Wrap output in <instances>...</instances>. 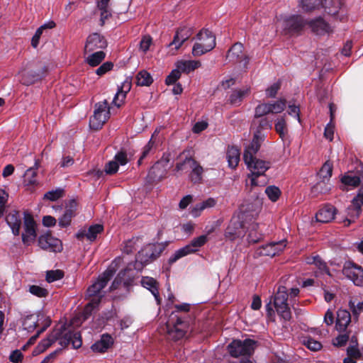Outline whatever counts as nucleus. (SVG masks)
<instances>
[{"label":"nucleus","mask_w":363,"mask_h":363,"mask_svg":"<svg viewBox=\"0 0 363 363\" xmlns=\"http://www.w3.org/2000/svg\"><path fill=\"white\" fill-rule=\"evenodd\" d=\"M286 108V100L280 99L275 101L261 103L255 108L254 118L252 121L253 138L251 143L245 147L242 159H256L255 155L264 140L265 130L272 127V121L267 115L280 113Z\"/></svg>","instance_id":"obj_1"},{"label":"nucleus","mask_w":363,"mask_h":363,"mask_svg":"<svg viewBox=\"0 0 363 363\" xmlns=\"http://www.w3.org/2000/svg\"><path fill=\"white\" fill-rule=\"evenodd\" d=\"M55 341H58L61 347H65L72 343L73 348L78 349L82 346L81 335L79 332L72 330L69 326L60 325L55 327L47 338L43 340L33 351L34 354L43 352Z\"/></svg>","instance_id":"obj_2"},{"label":"nucleus","mask_w":363,"mask_h":363,"mask_svg":"<svg viewBox=\"0 0 363 363\" xmlns=\"http://www.w3.org/2000/svg\"><path fill=\"white\" fill-rule=\"evenodd\" d=\"M6 221L14 235L20 234V230L23 223L24 232L22 233L23 244L29 245L35 240L37 235L36 223L33 216L29 213L24 212L22 217L20 211L11 210L6 216Z\"/></svg>","instance_id":"obj_3"},{"label":"nucleus","mask_w":363,"mask_h":363,"mask_svg":"<svg viewBox=\"0 0 363 363\" xmlns=\"http://www.w3.org/2000/svg\"><path fill=\"white\" fill-rule=\"evenodd\" d=\"M115 274V269L112 268L107 269L97 281L90 286L86 291V296L90 299L89 302L84 308V313L86 318L91 313L94 308L98 306L104 295L101 290L106 286L108 281Z\"/></svg>","instance_id":"obj_4"},{"label":"nucleus","mask_w":363,"mask_h":363,"mask_svg":"<svg viewBox=\"0 0 363 363\" xmlns=\"http://www.w3.org/2000/svg\"><path fill=\"white\" fill-rule=\"evenodd\" d=\"M299 6L305 11L325 9V11L332 16H336L342 6V0H298Z\"/></svg>","instance_id":"obj_5"},{"label":"nucleus","mask_w":363,"mask_h":363,"mask_svg":"<svg viewBox=\"0 0 363 363\" xmlns=\"http://www.w3.org/2000/svg\"><path fill=\"white\" fill-rule=\"evenodd\" d=\"M196 42L192 49L194 56L202 55L211 50L216 46V37L208 29L201 30L196 35Z\"/></svg>","instance_id":"obj_6"},{"label":"nucleus","mask_w":363,"mask_h":363,"mask_svg":"<svg viewBox=\"0 0 363 363\" xmlns=\"http://www.w3.org/2000/svg\"><path fill=\"white\" fill-rule=\"evenodd\" d=\"M110 117V107L107 100L98 102L94 106V115L90 118L89 125L91 129L99 130Z\"/></svg>","instance_id":"obj_7"},{"label":"nucleus","mask_w":363,"mask_h":363,"mask_svg":"<svg viewBox=\"0 0 363 363\" xmlns=\"http://www.w3.org/2000/svg\"><path fill=\"white\" fill-rule=\"evenodd\" d=\"M288 296L286 287L280 286L273 297L274 308L279 315L284 320H289L291 318V313L287 303Z\"/></svg>","instance_id":"obj_8"},{"label":"nucleus","mask_w":363,"mask_h":363,"mask_svg":"<svg viewBox=\"0 0 363 363\" xmlns=\"http://www.w3.org/2000/svg\"><path fill=\"white\" fill-rule=\"evenodd\" d=\"M256 343V341L251 339L234 340L228 345V350L233 357L250 356L255 351Z\"/></svg>","instance_id":"obj_9"},{"label":"nucleus","mask_w":363,"mask_h":363,"mask_svg":"<svg viewBox=\"0 0 363 363\" xmlns=\"http://www.w3.org/2000/svg\"><path fill=\"white\" fill-rule=\"evenodd\" d=\"M206 241L207 235H202L196 238H194L189 245L177 250L169 257V263L173 264L180 258L196 252L200 247L203 246L206 242Z\"/></svg>","instance_id":"obj_10"},{"label":"nucleus","mask_w":363,"mask_h":363,"mask_svg":"<svg viewBox=\"0 0 363 363\" xmlns=\"http://www.w3.org/2000/svg\"><path fill=\"white\" fill-rule=\"evenodd\" d=\"M172 315L167 325V333L172 339L177 340L185 335L188 323L182 318L174 314Z\"/></svg>","instance_id":"obj_11"},{"label":"nucleus","mask_w":363,"mask_h":363,"mask_svg":"<svg viewBox=\"0 0 363 363\" xmlns=\"http://www.w3.org/2000/svg\"><path fill=\"white\" fill-rule=\"evenodd\" d=\"M245 162L251 172L249 175L251 186H257L259 183L257 178L262 175L269 168L266 160H245Z\"/></svg>","instance_id":"obj_12"},{"label":"nucleus","mask_w":363,"mask_h":363,"mask_svg":"<svg viewBox=\"0 0 363 363\" xmlns=\"http://www.w3.org/2000/svg\"><path fill=\"white\" fill-rule=\"evenodd\" d=\"M342 273L358 286H363V268L352 262L345 263Z\"/></svg>","instance_id":"obj_13"},{"label":"nucleus","mask_w":363,"mask_h":363,"mask_svg":"<svg viewBox=\"0 0 363 363\" xmlns=\"http://www.w3.org/2000/svg\"><path fill=\"white\" fill-rule=\"evenodd\" d=\"M245 223L240 217H233L225 233V236L230 240H234L236 238H242L245 234Z\"/></svg>","instance_id":"obj_14"},{"label":"nucleus","mask_w":363,"mask_h":363,"mask_svg":"<svg viewBox=\"0 0 363 363\" xmlns=\"http://www.w3.org/2000/svg\"><path fill=\"white\" fill-rule=\"evenodd\" d=\"M306 24L301 16L293 15L284 19L283 27L286 33L294 34L300 32Z\"/></svg>","instance_id":"obj_15"},{"label":"nucleus","mask_w":363,"mask_h":363,"mask_svg":"<svg viewBox=\"0 0 363 363\" xmlns=\"http://www.w3.org/2000/svg\"><path fill=\"white\" fill-rule=\"evenodd\" d=\"M158 247L155 245L150 244L144 249L138 252L136 257V266L138 264H146L159 257L160 251L158 250Z\"/></svg>","instance_id":"obj_16"},{"label":"nucleus","mask_w":363,"mask_h":363,"mask_svg":"<svg viewBox=\"0 0 363 363\" xmlns=\"http://www.w3.org/2000/svg\"><path fill=\"white\" fill-rule=\"evenodd\" d=\"M363 204V196L358 195L352 201L347 209V217L343 220L345 226H348L357 218L361 213V206Z\"/></svg>","instance_id":"obj_17"},{"label":"nucleus","mask_w":363,"mask_h":363,"mask_svg":"<svg viewBox=\"0 0 363 363\" xmlns=\"http://www.w3.org/2000/svg\"><path fill=\"white\" fill-rule=\"evenodd\" d=\"M38 245L40 248L51 252H60L62 250L61 240L50 234L40 235L38 238Z\"/></svg>","instance_id":"obj_18"},{"label":"nucleus","mask_w":363,"mask_h":363,"mask_svg":"<svg viewBox=\"0 0 363 363\" xmlns=\"http://www.w3.org/2000/svg\"><path fill=\"white\" fill-rule=\"evenodd\" d=\"M107 46V43L104 36L98 33L90 34L84 46L85 52H91L96 49H104Z\"/></svg>","instance_id":"obj_19"},{"label":"nucleus","mask_w":363,"mask_h":363,"mask_svg":"<svg viewBox=\"0 0 363 363\" xmlns=\"http://www.w3.org/2000/svg\"><path fill=\"white\" fill-rule=\"evenodd\" d=\"M189 162V166L192 169L190 174V179L194 184L201 183L202 181L203 167L196 162V160H184L183 162L177 164V169H183V166L186 162Z\"/></svg>","instance_id":"obj_20"},{"label":"nucleus","mask_w":363,"mask_h":363,"mask_svg":"<svg viewBox=\"0 0 363 363\" xmlns=\"http://www.w3.org/2000/svg\"><path fill=\"white\" fill-rule=\"evenodd\" d=\"M192 34L191 28L182 27L176 31L173 40L169 44L175 51L178 50L183 43L187 40Z\"/></svg>","instance_id":"obj_21"},{"label":"nucleus","mask_w":363,"mask_h":363,"mask_svg":"<svg viewBox=\"0 0 363 363\" xmlns=\"http://www.w3.org/2000/svg\"><path fill=\"white\" fill-rule=\"evenodd\" d=\"M336 214V208L330 204L325 205L315 214V220L319 223H328L333 220Z\"/></svg>","instance_id":"obj_22"},{"label":"nucleus","mask_w":363,"mask_h":363,"mask_svg":"<svg viewBox=\"0 0 363 363\" xmlns=\"http://www.w3.org/2000/svg\"><path fill=\"white\" fill-rule=\"evenodd\" d=\"M227 59H228L229 61L233 62L245 60V65H246L249 62V59L243 55V45L240 43H235L228 50Z\"/></svg>","instance_id":"obj_23"},{"label":"nucleus","mask_w":363,"mask_h":363,"mask_svg":"<svg viewBox=\"0 0 363 363\" xmlns=\"http://www.w3.org/2000/svg\"><path fill=\"white\" fill-rule=\"evenodd\" d=\"M77 207V203L74 200L69 201L66 206L64 214L59 218V224L61 227H67L70 224L72 218L75 215Z\"/></svg>","instance_id":"obj_24"},{"label":"nucleus","mask_w":363,"mask_h":363,"mask_svg":"<svg viewBox=\"0 0 363 363\" xmlns=\"http://www.w3.org/2000/svg\"><path fill=\"white\" fill-rule=\"evenodd\" d=\"M160 128H156L152 133L148 143L144 147L142 155L139 159H144L150 155L155 147L161 143V137L160 135Z\"/></svg>","instance_id":"obj_25"},{"label":"nucleus","mask_w":363,"mask_h":363,"mask_svg":"<svg viewBox=\"0 0 363 363\" xmlns=\"http://www.w3.org/2000/svg\"><path fill=\"white\" fill-rule=\"evenodd\" d=\"M160 128H156L152 133L148 143L144 147L142 155L139 159H144L150 155L155 147L161 143V137L160 135Z\"/></svg>","instance_id":"obj_26"},{"label":"nucleus","mask_w":363,"mask_h":363,"mask_svg":"<svg viewBox=\"0 0 363 363\" xmlns=\"http://www.w3.org/2000/svg\"><path fill=\"white\" fill-rule=\"evenodd\" d=\"M169 160H157L150 168L148 172V177L152 181H159L162 177L165 167L167 166V162Z\"/></svg>","instance_id":"obj_27"},{"label":"nucleus","mask_w":363,"mask_h":363,"mask_svg":"<svg viewBox=\"0 0 363 363\" xmlns=\"http://www.w3.org/2000/svg\"><path fill=\"white\" fill-rule=\"evenodd\" d=\"M141 285L148 289L154 296L157 304H160L161 299L159 296L158 283L157 281L149 277H143L140 281Z\"/></svg>","instance_id":"obj_28"},{"label":"nucleus","mask_w":363,"mask_h":363,"mask_svg":"<svg viewBox=\"0 0 363 363\" xmlns=\"http://www.w3.org/2000/svg\"><path fill=\"white\" fill-rule=\"evenodd\" d=\"M113 343V337L108 334H104L99 341L91 345V348L94 352L102 353L110 348Z\"/></svg>","instance_id":"obj_29"},{"label":"nucleus","mask_w":363,"mask_h":363,"mask_svg":"<svg viewBox=\"0 0 363 363\" xmlns=\"http://www.w3.org/2000/svg\"><path fill=\"white\" fill-rule=\"evenodd\" d=\"M350 321L351 315L347 311L342 309H340L337 311L335 327L338 331H345Z\"/></svg>","instance_id":"obj_30"},{"label":"nucleus","mask_w":363,"mask_h":363,"mask_svg":"<svg viewBox=\"0 0 363 363\" xmlns=\"http://www.w3.org/2000/svg\"><path fill=\"white\" fill-rule=\"evenodd\" d=\"M250 93V87L245 86L241 89H237L232 91L229 101L231 104L239 106L242 100Z\"/></svg>","instance_id":"obj_31"},{"label":"nucleus","mask_w":363,"mask_h":363,"mask_svg":"<svg viewBox=\"0 0 363 363\" xmlns=\"http://www.w3.org/2000/svg\"><path fill=\"white\" fill-rule=\"evenodd\" d=\"M45 72V67L38 72L33 70L26 72L22 74L21 82L23 84L27 86L32 84L40 80Z\"/></svg>","instance_id":"obj_32"},{"label":"nucleus","mask_w":363,"mask_h":363,"mask_svg":"<svg viewBox=\"0 0 363 363\" xmlns=\"http://www.w3.org/2000/svg\"><path fill=\"white\" fill-rule=\"evenodd\" d=\"M43 318L42 314L27 315L23 321V329L28 332H33L37 327H40V320Z\"/></svg>","instance_id":"obj_33"},{"label":"nucleus","mask_w":363,"mask_h":363,"mask_svg":"<svg viewBox=\"0 0 363 363\" xmlns=\"http://www.w3.org/2000/svg\"><path fill=\"white\" fill-rule=\"evenodd\" d=\"M56 26L55 23L53 21H50L41 26H40L35 31L34 35L31 40V45L34 48H36L39 45V41L41 35L45 33H47L48 30L55 28Z\"/></svg>","instance_id":"obj_34"},{"label":"nucleus","mask_w":363,"mask_h":363,"mask_svg":"<svg viewBox=\"0 0 363 363\" xmlns=\"http://www.w3.org/2000/svg\"><path fill=\"white\" fill-rule=\"evenodd\" d=\"M130 82L128 81L124 82L122 87L118 88V91L116 93L113 99L112 104L119 108L123 103L126 97V94L130 91Z\"/></svg>","instance_id":"obj_35"},{"label":"nucleus","mask_w":363,"mask_h":363,"mask_svg":"<svg viewBox=\"0 0 363 363\" xmlns=\"http://www.w3.org/2000/svg\"><path fill=\"white\" fill-rule=\"evenodd\" d=\"M217 201L213 198H208L206 200L196 204L191 211L193 217L196 218L201 215V213L206 209L213 208L216 206Z\"/></svg>","instance_id":"obj_36"},{"label":"nucleus","mask_w":363,"mask_h":363,"mask_svg":"<svg viewBox=\"0 0 363 363\" xmlns=\"http://www.w3.org/2000/svg\"><path fill=\"white\" fill-rule=\"evenodd\" d=\"M201 62L198 60H180L176 64V67L180 73H189L201 67Z\"/></svg>","instance_id":"obj_37"},{"label":"nucleus","mask_w":363,"mask_h":363,"mask_svg":"<svg viewBox=\"0 0 363 363\" xmlns=\"http://www.w3.org/2000/svg\"><path fill=\"white\" fill-rule=\"evenodd\" d=\"M308 23L312 31L318 35L326 33L329 28L328 24L322 18H315Z\"/></svg>","instance_id":"obj_38"},{"label":"nucleus","mask_w":363,"mask_h":363,"mask_svg":"<svg viewBox=\"0 0 363 363\" xmlns=\"http://www.w3.org/2000/svg\"><path fill=\"white\" fill-rule=\"evenodd\" d=\"M329 110H330V122L326 125L324 130V136L328 139L330 141H332L333 139V135H334V129H335V124L333 123V120L335 118V109H334V105L333 104H329Z\"/></svg>","instance_id":"obj_39"},{"label":"nucleus","mask_w":363,"mask_h":363,"mask_svg":"<svg viewBox=\"0 0 363 363\" xmlns=\"http://www.w3.org/2000/svg\"><path fill=\"white\" fill-rule=\"evenodd\" d=\"M152 82V76L146 70L140 71L135 77V83L138 86H150Z\"/></svg>","instance_id":"obj_40"},{"label":"nucleus","mask_w":363,"mask_h":363,"mask_svg":"<svg viewBox=\"0 0 363 363\" xmlns=\"http://www.w3.org/2000/svg\"><path fill=\"white\" fill-rule=\"evenodd\" d=\"M361 178V176L357 174L356 172L355 173L348 172L342 178V182L347 186L356 187L359 186Z\"/></svg>","instance_id":"obj_41"},{"label":"nucleus","mask_w":363,"mask_h":363,"mask_svg":"<svg viewBox=\"0 0 363 363\" xmlns=\"http://www.w3.org/2000/svg\"><path fill=\"white\" fill-rule=\"evenodd\" d=\"M127 160H110L105 165L104 171L107 174H113L117 172L120 165L126 164Z\"/></svg>","instance_id":"obj_42"},{"label":"nucleus","mask_w":363,"mask_h":363,"mask_svg":"<svg viewBox=\"0 0 363 363\" xmlns=\"http://www.w3.org/2000/svg\"><path fill=\"white\" fill-rule=\"evenodd\" d=\"M105 52L102 50L95 52L86 58L88 64L92 67L99 65L105 58Z\"/></svg>","instance_id":"obj_43"},{"label":"nucleus","mask_w":363,"mask_h":363,"mask_svg":"<svg viewBox=\"0 0 363 363\" xmlns=\"http://www.w3.org/2000/svg\"><path fill=\"white\" fill-rule=\"evenodd\" d=\"M128 272L127 269L121 271L117 275L116 278L114 279L112 285L111 286V289L113 290L118 288V286L123 284L124 286H127L129 284L130 279L125 278V274Z\"/></svg>","instance_id":"obj_44"},{"label":"nucleus","mask_w":363,"mask_h":363,"mask_svg":"<svg viewBox=\"0 0 363 363\" xmlns=\"http://www.w3.org/2000/svg\"><path fill=\"white\" fill-rule=\"evenodd\" d=\"M330 189V185L325 180L318 182L312 187L311 192L314 196L325 194Z\"/></svg>","instance_id":"obj_45"},{"label":"nucleus","mask_w":363,"mask_h":363,"mask_svg":"<svg viewBox=\"0 0 363 363\" xmlns=\"http://www.w3.org/2000/svg\"><path fill=\"white\" fill-rule=\"evenodd\" d=\"M275 130L281 138H284L287 133L286 122L284 116L278 118L275 123Z\"/></svg>","instance_id":"obj_46"},{"label":"nucleus","mask_w":363,"mask_h":363,"mask_svg":"<svg viewBox=\"0 0 363 363\" xmlns=\"http://www.w3.org/2000/svg\"><path fill=\"white\" fill-rule=\"evenodd\" d=\"M333 164L330 160H326L324 164L320 168L318 175L323 180L329 179L332 176Z\"/></svg>","instance_id":"obj_47"},{"label":"nucleus","mask_w":363,"mask_h":363,"mask_svg":"<svg viewBox=\"0 0 363 363\" xmlns=\"http://www.w3.org/2000/svg\"><path fill=\"white\" fill-rule=\"evenodd\" d=\"M265 193L268 198L273 202L277 201L281 195L280 189L275 186H267L265 189Z\"/></svg>","instance_id":"obj_48"},{"label":"nucleus","mask_w":363,"mask_h":363,"mask_svg":"<svg viewBox=\"0 0 363 363\" xmlns=\"http://www.w3.org/2000/svg\"><path fill=\"white\" fill-rule=\"evenodd\" d=\"M103 230V226L99 224H96L94 225H91L87 229V240L90 241H94L97 235L101 233Z\"/></svg>","instance_id":"obj_49"},{"label":"nucleus","mask_w":363,"mask_h":363,"mask_svg":"<svg viewBox=\"0 0 363 363\" xmlns=\"http://www.w3.org/2000/svg\"><path fill=\"white\" fill-rule=\"evenodd\" d=\"M303 345L312 351H318L321 349L322 345L320 342L311 337H306L303 340Z\"/></svg>","instance_id":"obj_50"},{"label":"nucleus","mask_w":363,"mask_h":363,"mask_svg":"<svg viewBox=\"0 0 363 363\" xmlns=\"http://www.w3.org/2000/svg\"><path fill=\"white\" fill-rule=\"evenodd\" d=\"M97 8L100 10V22L101 26L104 25L106 21L111 16V11L108 8V5L106 6H101L99 4H97Z\"/></svg>","instance_id":"obj_51"},{"label":"nucleus","mask_w":363,"mask_h":363,"mask_svg":"<svg viewBox=\"0 0 363 363\" xmlns=\"http://www.w3.org/2000/svg\"><path fill=\"white\" fill-rule=\"evenodd\" d=\"M63 276L64 272L60 269L50 270L47 272L46 280L48 282L50 283L62 279Z\"/></svg>","instance_id":"obj_52"},{"label":"nucleus","mask_w":363,"mask_h":363,"mask_svg":"<svg viewBox=\"0 0 363 363\" xmlns=\"http://www.w3.org/2000/svg\"><path fill=\"white\" fill-rule=\"evenodd\" d=\"M29 291L38 297H45L48 294V291L41 286L32 285L29 286Z\"/></svg>","instance_id":"obj_53"},{"label":"nucleus","mask_w":363,"mask_h":363,"mask_svg":"<svg viewBox=\"0 0 363 363\" xmlns=\"http://www.w3.org/2000/svg\"><path fill=\"white\" fill-rule=\"evenodd\" d=\"M63 196V190L62 189H57L55 190H52L48 192H47L44 195V199L55 201L57 200L58 199L62 197Z\"/></svg>","instance_id":"obj_54"},{"label":"nucleus","mask_w":363,"mask_h":363,"mask_svg":"<svg viewBox=\"0 0 363 363\" xmlns=\"http://www.w3.org/2000/svg\"><path fill=\"white\" fill-rule=\"evenodd\" d=\"M258 228V224L256 223H251L246 228L250 230V233L248 235V240L250 242H256L261 238V235H253V231H256Z\"/></svg>","instance_id":"obj_55"},{"label":"nucleus","mask_w":363,"mask_h":363,"mask_svg":"<svg viewBox=\"0 0 363 363\" xmlns=\"http://www.w3.org/2000/svg\"><path fill=\"white\" fill-rule=\"evenodd\" d=\"M240 150L236 146H228L226 152V159L235 160L240 159Z\"/></svg>","instance_id":"obj_56"},{"label":"nucleus","mask_w":363,"mask_h":363,"mask_svg":"<svg viewBox=\"0 0 363 363\" xmlns=\"http://www.w3.org/2000/svg\"><path fill=\"white\" fill-rule=\"evenodd\" d=\"M181 73L179 70L176 68L173 69L169 74L167 77L165 82L167 85L174 84L178 79H179Z\"/></svg>","instance_id":"obj_57"},{"label":"nucleus","mask_w":363,"mask_h":363,"mask_svg":"<svg viewBox=\"0 0 363 363\" xmlns=\"http://www.w3.org/2000/svg\"><path fill=\"white\" fill-rule=\"evenodd\" d=\"M274 245L269 243L259 250V254L262 256L274 257L276 255V250L273 248Z\"/></svg>","instance_id":"obj_58"},{"label":"nucleus","mask_w":363,"mask_h":363,"mask_svg":"<svg viewBox=\"0 0 363 363\" xmlns=\"http://www.w3.org/2000/svg\"><path fill=\"white\" fill-rule=\"evenodd\" d=\"M347 355L352 359L363 358V351L361 352L355 346H350L347 350Z\"/></svg>","instance_id":"obj_59"},{"label":"nucleus","mask_w":363,"mask_h":363,"mask_svg":"<svg viewBox=\"0 0 363 363\" xmlns=\"http://www.w3.org/2000/svg\"><path fill=\"white\" fill-rule=\"evenodd\" d=\"M50 323L51 320L49 318L45 317L43 315V318L41 320H40V328L38 330L34 338H37L40 333L44 332L47 329V328L50 326Z\"/></svg>","instance_id":"obj_60"},{"label":"nucleus","mask_w":363,"mask_h":363,"mask_svg":"<svg viewBox=\"0 0 363 363\" xmlns=\"http://www.w3.org/2000/svg\"><path fill=\"white\" fill-rule=\"evenodd\" d=\"M288 114L294 117L300 123V108L298 106L295 104H289Z\"/></svg>","instance_id":"obj_61"},{"label":"nucleus","mask_w":363,"mask_h":363,"mask_svg":"<svg viewBox=\"0 0 363 363\" xmlns=\"http://www.w3.org/2000/svg\"><path fill=\"white\" fill-rule=\"evenodd\" d=\"M279 88H280V84L279 83H274L272 85H271L265 91L267 97L274 98L276 96Z\"/></svg>","instance_id":"obj_62"},{"label":"nucleus","mask_w":363,"mask_h":363,"mask_svg":"<svg viewBox=\"0 0 363 363\" xmlns=\"http://www.w3.org/2000/svg\"><path fill=\"white\" fill-rule=\"evenodd\" d=\"M113 64L111 62H104L102 64L98 69L96 70V73L101 76L104 74H106L107 72L110 71L113 68Z\"/></svg>","instance_id":"obj_63"},{"label":"nucleus","mask_w":363,"mask_h":363,"mask_svg":"<svg viewBox=\"0 0 363 363\" xmlns=\"http://www.w3.org/2000/svg\"><path fill=\"white\" fill-rule=\"evenodd\" d=\"M349 305L354 315H357L361 312H363V302L355 304L354 302L350 301Z\"/></svg>","instance_id":"obj_64"}]
</instances>
